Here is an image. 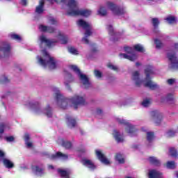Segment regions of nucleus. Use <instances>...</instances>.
<instances>
[{"label":"nucleus","instance_id":"obj_58","mask_svg":"<svg viewBox=\"0 0 178 178\" xmlns=\"http://www.w3.org/2000/svg\"><path fill=\"white\" fill-rule=\"evenodd\" d=\"M49 168H50L51 169H54V165H49Z\"/></svg>","mask_w":178,"mask_h":178},{"label":"nucleus","instance_id":"obj_25","mask_svg":"<svg viewBox=\"0 0 178 178\" xmlns=\"http://www.w3.org/2000/svg\"><path fill=\"white\" fill-rule=\"evenodd\" d=\"M97 15L99 16H106L108 15V12L105 9V7L100 6L97 10Z\"/></svg>","mask_w":178,"mask_h":178},{"label":"nucleus","instance_id":"obj_6","mask_svg":"<svg viewBox=\"0 0 178 178\" xmlns=\"http://www.w3.org/2000/svg\"><path fill=\"white\" fill-rule=\"evenodd\" d=\"M70 69L72 70V72H74L79 77V80L81 81V84H83V88H89V87H91V83L90 82V79L88 77H87V75L81 73L80 72V70L77 66L76 65H70Z\"/></svg>","mask_w":178,"mask_h":178},{"label":"nucleus","instance_id":"obj_1","mask_svg":"<svg viewBox=\"0 0 178 178\" xmlns=\"http://www.w3.org/2000/svg\"><path fill=\"white\" fill-rule=\"evenodd\" d=\"M145 73L146 78L143 81L140 79V73L138 71L132 72L131 79L136 86L143 84L145 87H148L150 90L159 88V86L151 80L154 76V67L152 65H147L145 70Z\"/></svg>","mask_w":178,"mask_h":178},{"label":"nucleus","instance_id":"obj_59","mask_svg":"<svg viewBox=\"0 0 178 178\" xmlns=\"http://www.w3.org/2000/svg\"><path fill=\"white\" fill-rule=\"evenodd\" d=\"M143 131H147L145 129H142Z\"/></svg>","mask_w":178,"mask_h":178},{"label":"nucleus","instance_id":"obj_31","mask_svg":"<svg viewBox=\"0 0 178 178\" xmlns=\"http://www.w3.org/2000/svg\"><path fill=\"white\" fill-rule=\"evenodd\" d=\"M170 154L172 158H177L178 156L177 149H176L175 147L170 148Z\"/></svg>","mask_w":178,"mask_h":178},{"label":"nucleus","instance_id":"obj_9","mask_svg":"<svg viewBox=\"0 0 178 178\" xmlns=\"http://www.w3.org/2000/svg\"><path fill=\"white\" fill-rule=\"evenodd\" d=\"M125 52H127L129 54H120V58L121 59H128L129 60H131V62H134V60H136L137 59V55L134 54L133 48L126 47H124Z\"/></svg>","mask_w":178,"mask_h":178},{"label":"nucleus","instance_id":"obj_56","mask_svg":"<svg viewBox=\"0 0 178 178\" xmlns=\"http://www.w3.org/2000/svg\"><path fill=\"white\" fill-rule=\"evenodd\" d=\"M97 112H102V108H97Z\"/></svg>","mask_w":178,"mask_h":178},{"label":"nucleus","instance_id":"obj_3","mask_svg":"<svg viewBox=\"0 0 178 178\" xmlns=\"http://www.w3.org/2000/svg\"><path fill=\"white\" fill-rule=\"evenodd\" d=\"M64 3L67 5V13L71 16H84V17H88V16H90L91 13H92L90 10L79 8L76 0H64Z\"/></svg>","mask_w":178,"mask_h":178},{"label":"nucleus","instance_id":"obj_42","mask_svg":"<svg viewBox=\"0 0 178 178\" xmlns=\"http://www.w3.org/2000/svg\"><path fill=\"white\" fill-rule=\"evenodd\" d=\"M94 74L97 79H101V77H102V72H101V71L95 70Z\"/></svg>","mask_w":178,"mask_h":178},{"label":"nucleus","instance_id":"obj_13","mask_svg":"<svg viewBox=\"0 0 178 178\" xmlns=\"http://www.w3.org/2000/svg\"><path fill=\"white\" fill-rule=\"evenodd\" d=\"M9 52H10V46L9 44H6L0 47V59L8 56Z\"/></svg>","mask_w":178,"mask_h":178},{"label":"nucleus","instance_id":"obj_47","mask_svg":"<svg viewBox=\"0 0 178 178\" xmlns=\"http://www.w3.org/2000/svg\"><path fill=\"white\" fill-rule=\"evenodd\" d=\"M24 141H25V143L30 141V134H25Z\"/></svg>","mask_w":178,"mask_h":178},{"label":"nucleus","instance_id":"obj_50","mask_svg":"<svg viewBox=\"0 0 178 178\" xmlns=\"http://www.w3.org/2000/svg\"><path fill=\"white\" fill-rule=\"evenodd\" d=\"M45 116L47 118H52V112H46L44 113Z\"/></svg>","mask_w":178,"mask_h":178},{"label":"nucleus","instance_id":"obj_22","mask_svg":"<svg viewBox=\"0 0 178 178\" xmlns=\"http://www.w3.org/2000/svg\"><path fill=\"white\" fill-rule=\"evenodd\" d=\"M58 172L62 178H70V172L65 170L58 169Z\"/></svg>","mask_w":178,"mask_h":178},{"label":"nucleus","instance_id":"obj_51","mask_svg":"<svg viewBox=\"0 0 178 178\" xmlns=\"http://www.w3.org/2000/svg\"><path fill=\"white\" fill-rule=\"evenodd\" d=\"M25 143L26 144L28 148H31V147H33V143L31 142H25Z\"/></svg>","mask_w":178,"mask_h":178},{"label":"nucleus","instance_id":"obj_20","mask_svg":"<svg viewBox=\"0 0 178 178\" xmlns=\"http://www.w3.org/2000/svg\"><path fill=\"white\" fill-rule=\"evenodd\" d=\"M148 161L150 165H153L154 166L156 167L161 166V161L155 156H149L148 158Z\"/></svg>","mask_w":178,"mask_h":178},{"label":"nucleus","instance_id":"obj_62","mask_svg":"<svg viewBox=\"0 0 178 178\" xmlns=\"http://www.w3.org/2000/svg\"><path fill=\"white\" fill-rule=\"evenodd\" d=\"M161 101H162V102H163L165 100H163V98Z\"/></svg>","mask_w":178,"mask_h":178},{"label":"nucleus","instance_id":"obj_38","mask_svg":"<svg viewBox=\"0 0 178 178\" xmlns=\"http://www.w3.org/2000/svg\"><path fill=\"white\" fill-rule=\"evenodd\" d=\"M10 37L13 40H16L17 41L22 40V37H20V35H17L16 33H11V34H10Z\"/></svg>","mask_w":178,"mask_h":178},{"label":"nucleus","instance_id":"obj_35","mask_svg":"<svg viewBox=\"0 0 178 178\" xmlns=\"http://www.w3.org/2000/svg\"><path fill=\"white\" fill-rule=\"evenodd\" d=\"M0 83L1 84H5L6 83H9V79H8V76L5 75H1L0 76Z\"/></svg>","mask_w":178,"mask_h":178},{"label":"nucleus","instance_id":"obj_53","mask_svg":"<svg viewBox=\"0 0 178 178\" xmlns=\"http://www.w3.org/2000/svg\"><path fill=\"white\" fill-rule=\"evenodd\" d=\"M21 3L24 6H26L27 5V0H22Z\"/></svg>","mask_w":178,"mask_h":178},{"label":"nucleus","instance_id":"obj_8","mask_svg":"<svg viewBox=\"0 0 178 178\" xmlns=\"http://www.w3.org/2000/svg\"><path fill=\"white\" fill-rule=\"evenodd\" d=\"M117 121L120 124L125 126L126 132L128 133V134H130L131 137H133V136H136V133H137V128H136L135 125L124 119L118 118Z\"/></svg>","mask_w":178,"mask_h":178},{"label":"nucleus","instance_id":"obj_49","mask_svg":"<svg viewBox=\"0 0 178 178\" xmlns=\"http://www.w3.org/2000/svg\"><path fill=\"white\" fill-rule=\"evenodd\" d=\"M49 23L51 24H56V20H55V19H54V18H51L49 19Z\"/></svg>","mask_w":178,"mask_h":178},{"label":"nucleus","instance_id":"obj_17","mask_svg":"<svg viewBox=\"0 0 178 178\" xmlns=\"http://www.w3.org/2000/svg\"><path fill=\"white\" fill-rule=\"evenodd\" d=\"M81 163L83 166H86V168H88V169H90V170H94L97 168L94 163L91 161V160L83 159H82Z\"/></svg>","mask_w":178,"mask_h":178},{"label":"nucleus","instance_id":"obj_23","mask_svg":"<svg viewBox=\"0 0 178 178\" xmlns=\"http://www.w3.org/2000/svg\"><path fill=\"white\" fill-rule=\"evenodd\" d=\"M107 29L108 30V34L111 35V40L113 41H115V37H116V34L115 33V31H113V26L112 25H108Z\"/></svg>","mask_w":178,"mask_h":178},{"label":"nucleus","instance_id":"obj_39","mask_svg":"<svg viewBox=\"0 0 178 178\" xmlns=\"http://www.w3.org/2000/svg\"><path fill=\"white\" fill-rule=\"evenodd\" d=\"M167 168H168V169H176V164L175 163V161L167 162Z\"/></svg>","mask_w":178,"mask_h":178},{"label":"nucleus","instance_id":"obj_37","mask_svg":"<svg viewBox=\"0 0 178 178\" xmlns=\"http://www.w3.org/2000/svg\"><path fill=\"white\" fill-rule=\"evenodd\" d=\"M165 20L169 24H175V23H176V18L175 17H168Z\"/></svg>","mask_w":178,"mask_h":178},{"label":"nucleus","instance_id":"obj_12","mask_svg":"<svg viewBox=\"0 0 178 178\" xmlns=\"http://www.w3.org/2000/svg\"><path fill=\"white\" fill-rule=\"evenodd\" d=\"M169 60H170V67L172 69H178V58L173 53H168L167 55Z\"/></svg>","mask_w":178,"mask_h":178},{"label":"nucleus","instance_id":"obj_40","mask_svg":"<svg viewBox=\"0 0 178 178\" xmlns=\"http://www.w3.org/2000/svg\"><path fill=\"white\" fill-rule=\"evenodd\" d=\"M152 23L154 29H156L158 26H159V19H158V18H153L152 19Z\"/></svg>","mask_w":178,"mask_h":178},{"label":"nucleus","instance_id":"obj_21","mask_svg":"<svg viewBox=\"0 0 178 178\" xmlns=\"http://www.w3.org/2000/svg\"><path fill=\"white\" fill-rule=\"evenodd\" d=\"M51 158L53 159H56V158H61V159H67V158H69V156H67V154H65L62 152H58L55 154H53L51 156Z\"/></svg>","mask_w":178,"mask_h":178},{"label":"nucleus","instance_id":"obj_27","mask_svg":"<svg viewBox=\"0 0 178 178\" xmlns=\"http://www.w3.org/2000/svg\"><path fill=\"white\" fill-rule=\"evenodd\" d=\"M31 169L35 170L36 173H39L40 176H42L44 175V170L43 168H40L38 165L32 166Z\"/></svg>","mask_w":178,"mask_h":178},{"label":"nucleus","instance_id":"obj_33","mask_svg":"<svg viewBox=\"0 0 178 178\" xmlns=\"http://www.w3.org/2000/svg\"><path fill=\"white\" fill-rule=\"evenodd\" d=\"M176 134V131L170 129L166 132V137L167 138H172V137H175Z\"/></svg>","mask_w":178,"mask_h":178},{"label":"nucleus","instance_id":"obj_43","mask_svg":"<svg viewBox=\"0 0 178 178\" xmlns=\"http://www.w3.org/2000/svg\"><path fill=\"white\" fill-rule=\"evenodd\" d=\"M107 66L111 70H115V71L119 70V68L118 67V66L113 65V64L109 63V64H108Z\"/></svg>","mask_w":178,"mask_h":178},{"label":"nucleus","instance_id":"obj_54","mask_svg":"<svg viewBox=\"0 0 178 178\" xmlns=\"http://www.w3.org/2000/svg\"><path fill=\"white\" fill-rule=\"evenodd\" d=\"M78 152H79L84 153V152H86V149H84V148H83V149H78Z\"/></svg>","mask_w":178,"mask_h":178},{"label":"nucleus","instance_id":"obj_28","mask_svg":"<svg viewBox=\"0 0 178 178\" xmlns=\"http://www.w3.org/2000/svg\"><path fill=\"white\" fill-rule=\"evenodd\" d=\"M115 161H117L119 163H124V159L123 158V155L120 153H117L115 156Z\"/></svg>","mask_w":178,"mask_h":178},{"label":"nucleus","instance_id":"obj_55","mask_svg":"<svg viewBox=\"0 0 178 178\" xmlns=\"http://www.w3.org/2000/svg\"><path fill=\"white\" fill-rule=\"evenodd\" d=\"M101 115H102V112H97V113H96V115H97V116H101Z\"/></svg>","mask_w":178,"mask_h":178},{"label":"nucleus","instance_id":"obj_15","mask_svg":"<svg viewBox=\"0 0 178 178\" xmlns=\"http://www.w3.org/2000/svg\"><path fill=\"white\" fill-rule=\"evenodd\" d=\"M65 119L67 125L68 127H70V129H74V127L77 126V121L74 119V118L70 115H66Z\"/></svg>","mask_w":178,"mask_h":178},{"label":"nucleus","instance_id":"obj_61","mask_svg":"<svg viewBox=\"0 0 178 178\" xmlns=\"http://www.w3.org/2000/svg\"><path fill=\"white\" fill-rule=\"evenodd\" d=\"M176 176L178 178V172H177Z\"/></svg>","mask_w":178,"mask_h":178},{"label":"nucleus","instance_id":"obj_44","mask_svg":"<svg viewBox=\"0 0 178 178\" xmlns=\"http://www.w3.org/2000/svg\"><path fill=\"white\" fill-rule=\"evenodd\" d=\"M151 104V100L150 99H145L143 102H142V105L145 107H147L148 106H149Z\"/></svg>","mask_w":178,"mask_h":178},{"label":"nucleus","instance_id":"obj_5","mask_svg":"<svg viewBox=\"0 0 178 178\" xmlns=\"http://www.w3.org/2000/svg\"><path fill=\"white\" fill-rule=\"evenodd\" d=\"M55 40H48L45 35H42L39 37V41H40V44H45L47 47H52V45H55L58 41H60L61 44H67L69 42V38L67 36H65L63 33L58 31L57 36Z\"/></svg>","mask_w":178,"mask_h":178},{"label":"nucleus","instance_id":"obj_18","mask_svg":"<svg viewBox=\"0 0 178 178\" xmlns=\"http://www.w3.org/2000/svg\"><path fill=\"white\" fill-rule=\"evenodd\" d=\"M152 118L154 120V122L156 123V126H159L161 124V122H162V114L159 112H154L152 114Z\"/></svg>","mask_w":178,"mask_h":178},{"label":"nucleus","instance_id":"obj_57","mask_svg":"<svg viewBox=\"0 0 178 178\" xmlns=\"http://www.w3.org/2000/svg\"><path fill=\"white\" fill-rule=\"evenodd\" d=\"M140 65H141V64H140V63H136V66H140Z\"/></svg>","mask_w":178,"mask_h":178},{"label":"nucleus","instance_id":"obj_52","mask_svg":"<svg viewBox=\"0 0 178 178\" xmlns=\"http://www.w3.org/2000/svg\"><path fill=\"white\" fill-rule=\"evenodd\" d=\"M45 111H47L48 112H49L50 111H52V108L51 107V106L47 105V106L45 107Z\"/></svg>","mask_w":178,"mask_h":178},{"label":"nucleus","instance_id":"obj_19","mask_svg":"<svg viewBox=\"0 0 178 178\" xmlns=\"http://www.w3.org/2000/svg\"><path fill=\"white\" fill-rule=\"evenodd\" d=\"M113 136L117 143H123L124 139H123V136L120 134V132L118 131V130L115 129L113 132Z\"/></svg>","mask_w":178,"mask_h":178},{"label":"nucleus","instance_id":"obj_11","mask_svg":"<svg viewBox=\"0 0 178 178\" xmlns=\"http://www.w3.org/2000/svg\"><path fill=\"white\" fill-rule=\"evenodd\" d=\"M106 6L108 9H110L114 15L120 16V15H123V13H124V10L120 9L118 6L111 1L106 2Z\"/></svg>","mask_w":178,"mask_h":178},{"label":"nucleus","instance_id":"obj_10","mask_svg":"<svg viewBox=\"0 0 178 178\" xmlns=\"http://www.w3.org/2000/svg\"><path fill=\"white\" fill-rule=\"evenodd\" d=\"M1 161L6 169H13L15 168V163L5 157V152L0 149V163Z\"/></svg>","mask_w":178,"mask_h":178},{"label":"nucleus","instance_id":"obj_34","mask_svg":"<svg viewBox=\"0 0 178 178\" xmlns=\"http://www.w3.org/2000/svg\"><path fill=\"white\" fill-rule=\"evenodd\" d=\"M134 49L135 51H138V52H144V47L141 44H136L134 46Z\"/></svg>","mask_w":178,"mask_h":178},{"label":"nucleus","instance_id":"obj_26","mask_svg":"<svg viewBox=\"0 0 178 178\" xmlns=\"http://www.w3.org/2000/svg\"><path fill=\"white\" fill-rule=\"evenodd\" d=\"M62 146L65 148V149H70L73 147V144L70 141L63 140L62 141Z\"/></svg>","mask_w":178,"mask_h":178},{"label":"nucleus","instance_id":"obj_46","mask_svg":"<svg viewBox=\"0 0 178 178\" xmlns=\"http://www.w3.org/2000/svg\"><path fill=\"white\" fill-rule=\"evenodd\" d=\"M166 101H172L173 99V93H168L165 97Z\"/></svg>","mask_w":178,"mask_h":178},{"label":"nucleus","instance_id":"obj_60","mask_svg":"<svg viewBox=\"0 0 178 178\" xmlns=\"http://www.w3.org/2000/svg\"><path fill=\"white\" fill-rule=\"evenodd\" d=\"M134 148H138V146H134Z\"/></svg>","mask_w":178,"mask_h":178},{"label":"nucleus","instance_id":"obj_4","mask_svg":"<svg viewBox=\"0 0 178 178\" xmlns=\"http://www.w3.org/2000/svg\"><path fill=\"white\" fill-rule=\"evenodd\" d=\"M42 56H37L39 65L43 67H49V69H56L59 66V62L55 58L51 56L45 50L42 51Z\"/></svg>","mask_w":178,"mask_h":178},{"label":"nucleus","instance_id":"obj_14","mask_svg":"<svg viewBox=\"0 0 178 178\" xmlns=\"http://www.w3.org/2000/svg\"><path fill=\"white\" fill-rule=\"evenodd\" d=\"M95 154L99 159V161H101L102 163H104V165H109L111 162L108 159H106V156H105V154L102 153V152L99 150H96Z\"/></svg>","mask_w":178,"mask_h":178},{"label":"nucleus","instance_id":"obj_29","mask_svg":"<svg viewBox=\"0 0 178 178\" xmlns=\"http://www.w3.org/2000/svg\"><path fill=\"white\" fill-rule=\"evenodd\" d=\"M29 107L41 111V104L38 102L29 103Z\"/></svg>","mask_w":178,"mask_h":178},{"label":"nucleus","instance_id":"obj_24","mask_svg":"<svg viewBox=\"0 0 178 178\" xmlns=\"http://www.w3.org/2000/svg\"><path fill=\"white\" fill-rule=\"evenodd\" d=\"M39 30L40 31H47V33H54V31H55V29H54V28L45 26L44 25H40Z\"/></svg>","mask_w":178,"mask_h":178},{"label":"nucleus","instance_id":"obj_41","mask_svg":"<svg viewBox=\"0 0 178 178\" xmlns=\"http://www.w3.org/2000/svg\"><path fill=\"white\" fill-rule=\"evenodd\" d=\"M154 42L156 44V48H158V49L162 48L163 44L161 40L158 39H155Z\"/></svg>","mask_w":178,"mask_h":178},{"label":"nucleus","instance_id":"obj_36","mask_svg":"<svg viewBox=\"0 0 178 178\" xmlns=\"http://www.w3.org/2000/svg\"><path fill=\"white\" fill-rule=\"evenodd\" d=\"M68 51L70 54H72V55H79V51H77L76 49L73 47H68Z\"/></svg>","mask_w":178,"mask_h":178},{"label":"nucleus","instance_id":"obj_45","mask_svg":"<svg viewBox=\"0 0 178 178\" xmlns=\"http://www.w3.org/2000/svg\"><path fill=\"white\" fill-rule=\"evenodd\" d=\"M4 140H6V141H7V143H12V142L15 141V137H13V136H6L4 138Z\"/></svg>","mask_w":178,"mask_h":178},{"label":"nucleus","instance_id":"obj_2","mask_svg":"<svg viewBox=\"0 0 178 178\" xmlns=\"http://www.w3.org/2000/svg\"><path fill=\"white\" fill-rule=\"evenodd\" d=\"M56 99L58 100V104L63 108V109H66L68 106H72L74 109L79 108V105H87V100L83 96L75 95L72 98H64L62 95L59 92L56 94Z\"/></svg>","mask_w":178,"mask_h":178},{"label":"nucleus","instance_id":"obj_7","mask_svg":"<svg viewBox=\"0 0 178 178\" xmlns=\"http://www.w3.org/2000/svg\"><path fill=\"white\" fill-rule=\"evenodd\" d=\"M77 24L78 26H79L80 27H83V29L86 30L85 37L82 39V42L83 44H89V41L87 37H90V35L92 34V32L91 31V24L83 19L78 20Z\"/></svg>","mask_w":178,"mask_h":178},{"label":"nucleus","instance_id":"obj_30","mask_svg":"<svg viewBox=\"0 0 178 178\" xmlns=\"http://www.w3.org/2000/svg\"><path fill=\"white\" fill-rule=\"evenodd\" d=\"M154 138H155V134L152 131L147 132V140L148 143H151L154 141Z\"/></svg>","mask_w":178,"mask_h":178},{"label":"nucleus","instance_id":"obj_32","mask_svg":"<svg viewBox=\"0 0 178 178\" xmlns=\"http://www.w3.org/2000/svg\"><path fill=\"white\" fill-rule=\"evenodd\" d=\"M5 123L2 122L0 124V140H3V138L2 134L5 133Z\"/></svg>","mask_w":178,"mask_h":178},{"label":"nucleus","instance_id":"obj_48","mask_svg":"<svg viewBox=\"0 0 178 178\" xmlns=\"http://www.w3.org/2000/svg\"><path fill=\"white\" fill-rule=\"evenodd\" d=\"M175 81H176L173 79H170L167 80V83H168V84H170V86H172V85L175 84Z\"/></svg>","mask_w":178,"mask_h":178},{"label":"nucleus","instance_id":"obj_16","mask_svg":"<svg viewBox=\"0 0 178 178\" xmlns=\"http://www.w3.org/2000/svg\"><path fill=\"white\" fill-rule=\"evenodd\" d=\"M149 178H163V174L155 169L149 170L148 172Z\"/></svg>","mask_w":178,"mask_h":178}]
</instances>
